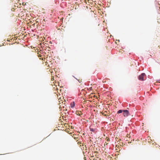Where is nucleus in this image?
Returning <instances> with one entry per match:
<instances>
[{
	"instance_id": "f257e3e1",
	"label": "nucleus",
	"mask_w": 160,
	"mask_h": 160,
	"mask_svg": "<svg viewBox=\"0 0 160 160\" xmlns=\"http://www.w3.org/2000/svg\"><path fill=\"white\" fill-rule=\"evenodd\" d=\"M123 115L125 117H128L129 115V112L127 110H123Z\"/></svg>"
},
{
	"instance_id": "f03ea898",
	"label": "nucleus",
	"mask_w": 160,
	"mask_h": 160,
	"mask_svg": "<svg viewBox=\"0 0 160 160\" xmlns=\"http://www.w3.org/2000/svg\"><path fill=\"white\" fill-rule=\"evenodd\" d=\"M145 74L144 73H142L141 75L138 76V78L140 80L143 81L144 80L143 77L145 76Z\"/></svg>"
},
{
	"instance_id": "7ed1b4c3",
	"label": "nucleus",
	"mask_w": 160,
	"mask_h": 160,
	"mask_svg": "<svg viewBox=\"0 0 160 160\" xmlns=\"http://www.w3.org/2000/svg\"><path fill=\"white\" fill-rule=\"evenodd\" d=\"M59 102H60V101H59ZM62 104H61V103L60 102L59 104H60V108H61V109H62V108H63V110H65V108L66 109V108L65 107L66 106V105L65 104V103L64 102V104H63V102H62Z\"/></svg>"
},
{
	"instance_id": "20e7f679",
	"label": "nucleus",
	"mask_w": 160,
	"mask_h": 160,
	"mask_svg": "<svg viewBox=\"0 0 160 160\" xmlns=\"http://www.w3.org/2000/svg\"><path fill=\"white\" fill-rule=\"evenodd\" d=\"M76 114L79 116H80L82 114V113L81 111L77 112H76Z\"/></svg>"
},
{
	"instance_id": "39448f33",
	"label": "nucleus",
	"mask_w": 160,
	"mask_h": 160,
	"mask_svg": "<svg viewBox=\"0 0 160 160\" xmlns=\"http://www.w3.org/2000/svg\"><path fill=\"white\" fill-rule=\"evenodd\" d=\"M75 106V103L74 102H73L71 104V106L72 108H73Z\"/></svg>"
},
{
	"instance_id": "423d86ee",
	"label": "nucleus",
	"mask_w": 160,
	"mask_h": 160,
	"mask_svg": "<svg viewBox=\"0 0 160 160\" xmlns=\"http://www.w3.org/2000/svg\"><path fill=\"white\" fill-rule=\"evenodd\" d=\"M123 112V110H120L118 111L117 112V113L119 114L122 113Z\"/></svg>"
},
{
	"instance_id": "0eeeda50",
	"label": "nucleus",
	"mask_w": 160,
	"mask_h": 160,
	"mask_svg": "<svg viewBox=\"0 0 160 160\" xmlns=\"http://www.w3.org/2000/svg\"><path fill=\"white\" fill-rule=\"evenodd\" d=\"M90 130L91 131L94 132V130L92 128H90Z\"/></svg>"
},
{
	"instance_id": "6e6552de",
	"label": "nucleus",
	"mask_w": 160,
	"mask_h": 160,
	"mask_svg": "<svg viewBox=\"0 0 160 160\" xmlns=\"http://www.w3.org/2000/svg\"><path fill=\"white\" fill-rule=\"evenodd\" d=\"M78 82H79L80 83V82H82V79H79V80H78Z\"/></svg>"
},
{
	"instance_id": "1a4fd4ad",
	"label": "nucleus",
	"mask_w": 160,
	"mask_h": 160,
	"mask_svg": "<svg viewBox=\"0 0 160 160\" xmlns=\"http://www.w3.org/2000/svg\"><path fill=\"white\" fill-rule=\"evenodd\" d=\"M94 159V160H96V159L95 158H94V159Z\"/></svg>"
},
{
	"instance_id": "9d476101",
	"label": "nucleus",
	"mask_w": 160,
	"mask_h": 160,
	"mask_svg": "<svg viewBox=\"0 0 160 160\" xmlns=\"http://www.w3.org/2000/svg\"><path fill=\"white\" fill-rule=\"evenodd\" d=\"M158 4L159 5H160V4L159 3H158Z\"/></svg>"
},
{
	"instance_id": "9b49d317",
	"label": "nucleus",
	"mask_w": 160,
	"mask_h": 160,
	"mask_svg": "<svg viewBox=\"0 0 160 160\" xmlns=\"http://www.w3.org/2000/svg\"><path fill=\"white\" fill-rule=\"evenodd\" d=\"M119 140L120 141H121V139H119Z\"/></svg>"
}]
</instances>
